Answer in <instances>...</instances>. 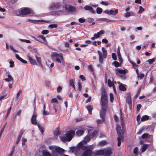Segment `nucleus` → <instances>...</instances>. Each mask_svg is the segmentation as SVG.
<instances>
[{
  "label": "nucleus",
  "mask_w": 156,
  "mask_h": 156,
  "mask_svg": "<svg viewBox=\"0 0 156 156\" xmlns=\"http://www.w3.org/2000/svg\"><path fill=\"white\" fill-rule=\"evenodd\" d=\"M82 150L83 152L82 154V156H91L93 152L90 150L89 147L83 145L82 142L79 143L76 149V153L80 154L81 153L80 150Z\"/></svg>",
  "instance_id": "f257e3e1"
},
{
  "label": "nucleus",
  "mask_w": 156,
  "mask_h": 156,
  "mask_svg": "<svg viewBox=\"0 0 156 156\" xmlns=\"http://www.w3.org/2000/svg\"><path fill=\"white\" fill-rule=\"evenodd\" d=\"M61 6V4L59 2L53 3L51 4L49 7V9L51 12L52 15H58L63 12V10L53 11L54 10H56Z\"/></svg>",
  "instance_id": "f03ea898"
},
{
  "label": "nucleus",
  "mask_w": 156,
  "mask_h": 156,
  "mask_svg": "<svg viewBox=\"0 0 156 156\" xmlns=\"http://www.w3.org/2000/svg\"><path fill=\"white\" fill-rule=\"evenodd\" d=\"M52 151V154L53 156H62L64 151L62 148L57 146H53L49 147Z\"/></svg>",
  "instance_id": "7ed1b4c3"
},
{
  "label": "nucleus",
  "mask_w": 156,
  "mask_h": 156,
  "mask_svg": "<svg viewBox=\"0 0 156 156\" xmlns=\"http://www.w3.org/2000/svg\"><path fill=\"white\" fill-rule=\"evenodd\" d=\"M116 130L117 132L118 137H117L118 146L119 147L120 146L121 142L123 141V131L121 129L120 125H116Z\"/></svg>",
  "instance_id": "20e7f679"
},
{
  "label": "nucleus",
  "mask_w": 156,
  "mask_h": 156,
  "mask_svg": "<svg viewBox=\"0 0 156 156\" xmlns=\"http://www.w3.org/2000/svg\"><path fill=\"white\" fill-rule=\"evenodd\" d=\"M101 101L102 109L101 110H106L107 104V97L106 93L104 90L102 91Z\"/></svg>",
  "instance_id": "39448f33"
},
{
  "label": "nucleus",
  "mask_w": 156,
  "mask_h": 156,
  "mask_svg": "<svg viewBox=\"0 0 156 156\" xmlns=\"http://www.w3.org/2000/svg\"><path fill=\"white\" fill-rule=\"evenodd\" d=\"M74 133L75 132L73 130H70L65 134L64 135L60 136L61 139L63 141H70L72 139Z\"/></svg>",
  "instance_id": "423d86ee"
},
{
  "label": "nucleus",
  "mask_w": 156,
  "mask_h": 156,
  "mask_svg": "<svg viewBox=\"0 0 156 156\" xmlns=\"http://www.w3.org/2000/svg\"><path fill=\"white\" fill-rule=\"evenodd\" d=\"M102 53L99 50L98 51L99 57V62L101 63L103 62V59L106 58L107 56V51L104 47H102Z\"/></svg>",
  "instance_id": "0eeeda50"
},
{
  "label": "nucleus",
  "mask_w": 156,
  "mask_h": 156,
  "mask_svg": "<svg viewBox=\"0 0 156 156\" xmlns=\"http://www.w3.org/2000/svg\"><path fill=\"white\" fill-rule=\"evenodd\" d=\"M128 71L127 69L123 70L119 68L116 69L115 70V73L117 75L123 79L126 78L125 75Z\"/></svg>",
  "instance_id": "6e6552de"
},
{
  "label": "nucleus",
  "mask_w": 156,
  "mask_h": 156,
  "mask_svg": "<svg viewBox=\"0 0 156 156\" xmlns=\"http://www.w3.org/2000/svg\"><path fill=\"white\" fill-rule=\"evenodd\" d=\"M52 58L58 62L61 63L62 61L63 60L62 55L56 52L53 53L51 55Z\"/></svg>",
  "instance_id": "1a4fd4ad"
},
{
  "label": "nucleus",
  "mask_w": 156,
  "mask_h": 156,
  "mask_svg": "<svg viewBox=\"0 0 156 156\" xmlns=\"http://www.w3.org/2000/svg\"><path fill=\"white\" fill-rule=\"evenodd\" d=\"M19 13L20 14L22 15H26L30 14V16H33L34 14L33 12L30 9L26 8H24L20 11Z\"/></svg>",
  "instance_id": "9d476101"
},
{
  "label": "nucleus",
  "mask_w": 156,
  "mask_h": 156,
  "mask_svg": "<svg viewBox=\"0 0 156 156\" xmlns=\"http://www.w3.org/2000/svg\"><path fill=\"white\" fill-rule=\"evenodd\" d=\"M106 110H101L100 112V118L102 120L98 119L97 120V122L98 124H102L105 121V115Z\"/></svg>",
  "instance_id": "9b49d317"
},
{
  "label": "nucleus",
  "mask_w": 156,
  "mask_h": 156,
  "mask_svg": "<svg viewBox=\"0 0 156 156\" xmlns=\"http://www.w3.org/2000/svg\"><path fill=\"white\" fill-rule=\"evenodd\" d=\"M34 39L36 41L44 44H47L45 37L42 35L38 36L37 38H35Z\"/></svg>",
  "instance_id": "f8f14e48"
},
{
  "label": "nucleus",
  "mask_w": 156,
  "mask_h": 156,
  "mask_svg": "<svg viewBox=\"0 0 156 156\" xmlns=\"http://www.w3.org/2000/svg\"><path fill=\"white\" fill-rule=\"evenodd\" d=\"M65 8L66 10L68 12H72L74 11L75 10L74 7L69 4L66 5L65 6Z\"/></svg>",
  "instance_id": "ddd939ff"
},
{
  "label": "nucleus",
  "mask_w": 156,
  "mask_h": 156,
  "mask_svg": "<svg viewBox=\"0 0 156 156\" xmlns=\"http://www.w3.org/2000/svg\"><path fill=\"white\" fill-rule=\"evenodd\" d=\"M36 118L37 115L34 114L32 117L31 121L32 124L34 125H36L37 124Z\"/></svg>",
  "instance_id": "4468645a"
},
{
  "label": "nucleus",
  "mask_w": 156,
  "mask_h": 156,
  "mask_svg": "<svg viewBox=\"0 0 156 156\" xmlns=\"http://www.w3.org/2000/svg\"><path fill=\"white\" fill-rule=\"evenodd\" d=\"M104 156H109L112 153L111 149L107 148L104 149Z\"/></svg>",
  "instance_id": "2eb2a0df"
},
{
  "label": "nucleus",
  "mask_w": 156,
  "mask_h": 156,
  "mask_svg": "<svg viewBox=\"0 0 156 156\" xmlns=\"http://www.w3.org/2000/svg\"><path fill=\"white\" fill-rule=\"evenodd\" d=\"M84 9L85 10H89L92 13H95V11L93 10L91 6L86 5L84 7Z\"/></svg>",
  "instance_id": "dca6fc26"
},
{
  "label": "nucleus",
  "mask_w": 156,
  "mask_h": 156,
  "mask_svg": "<svg viewBox=\"0 0 156 156\" xmlns=\"http://www.w3.org/2000/svg\"><path fill=\"white\" fill-rule=\"evenodd\" d=\"M124 16L125 17H128L130 16H134L135 14L132 12H127L124 14Z\"/></svg>",
  "instance_id": "f3484780"
},
{
  "label": "nucleus",
  "mask_w": 156,
  "mask_h": 156,
  "mask_svg": "<svg viewBox=\"0 0 156 156\" xmlns=\"http://www.w3.org/2000/svg\"><path fill=\"white\" fill-rule=\"evenodd\" d=\"M27 57L29 60L30 62L32 65H37V63L36 62L35 60L34 59H33L29 55H28L27 56Z\"/></svg>",
  "instance_id": "a211bd4d"
},
{
  "label": "nucleus",
  "mask_w": 156,
  "mask_h": 156,
  "mask_svg": "<svg viewBox=\"0 0 156 156\" xmlns=\"http://www.w3.org/2000/svg\"><path fill=\"white\" fill-rule=\"evenodd\" d=\"M105 33V31L103 30H101L96 34H94V36L96 37V38H98L100 37V36Z\"/></svg>",
  "instance_id": "6ab92c4d"
},
{
  "label": "nucleus",
  "mask_w": 156,
  "mask_h": 156,
  "mask_svg": "<svg viewBox=\"0 0 156 156\" xmlns=\"http://www.w3.org/2000/svg\"><path fill=\"white\" fill-rule=\"evenodd\" d=\"M104 150H100L98 151H96L95 154L97 155H103L104 154Z\"/></svg>",
  "instance_id": "aec40b11"
},
{
  "label": "nucleus",
  "mask_w": 156,
  "mask_h": 156,
  "mask_svg": "<svg viewBox=\"0 0 156 156\" xmlns=\"http://www.w3.org/2000/svg\"><path fill=\"white\" fill-rule=\"evenodd\" d=\"M90 140V137L89 136H87L84 138L83 141H82L81 142H82L83 145L86 144L89 142Z\"/></svg>",
  "instance_id": "412c9836"
},
{
  "label": "nucleus",
  "mask_w": 156,
  "mask_h": 156,
  "mask_svg": "<svg viewBox=\"0 0 156 156\" xmlns=\"http://www.w3.org/2000/svg\"><path fill=\"white\" fill-rule=\"evenodd\" d=\"M27 21H29L31 22L32 23H37L39 22H44L42 20H32L30 19H29L27 20Z\"/></svg>",
  "instance_id": "4be33fe9"
},
{
  "label": "nucleus",
  "mask_w": 156,
  "mask_h": 156,
  "mask_svg": "<svg viewBox=\"0 0 156 156\" xmlns=\"http://www.w3.org/2000/svg\"><path fill=\"white\" fill-rule=\"evenodd\" d=\"M8 78H6L5 79L6 81L9 82L10 81H13V78L12 76H11V75H10V74H9L8 75Z\"/></svg>",
  "instance_id": "5701e85b"
},
{
  "label": "nucleus",
  "mask_w": 156,
  "mask_h": 156,
  "mask_svg": "<svg viewBox=\"0 0 156 156\" xmlns=\"http://www.w3.org/2000/svg\"><path fill=\"white\" fill-rule=\"evenodd\" d=\"M108 84L109 87H113L114 90L115 92V88L114 85V84H113V83L110 80H109V79L108 80Z\"/></svg>",
  "instance_id": "b1692460"
},
{
  "label": "nucleus",
  "mask_w": 156,
  "mask_h": 156,
  "mask_svg": "<svg viewBox=\"0 0 156 156\" xmlns=\"http://www.w3.org/2000/svg\"><path fill=\"white\" fill-rule=\"evenodd\" d=\"M99 20L103 21V22H105L107 23H109L110 22H111L112 21V20L105 18H101L99 19Z\"/></svg>",
  "instance_id": "393cba45"
},
{
  "label": "nucleus",
  "mask_w": 156,
  "mask_h": 156,
  "mask_svg": "<svg viewBox=\"0 0 156 156\" xmlns=\"http://www.w3.org/2000/svg\"><path fill=\"white\" fill-rule=\"evenodd\" d=\"M117 52L118 54V57L119 59V61L120 63H122V60L121 57V55L119 49L117 50Z\"/></svg>",
  "instance_id": "a878e982"
},
{
  "label": "nucleus",
  "mask_w": 156,
  "mask_h": 156,
  "mask_svg": "<svg viewBox=\"0 0 156 156\" xmlns=\"http://www.w3.org/2000/svg\"><path fill=\"white\" fill-rule=\"evenodd\" d=\"M84 131L83 130H80L76 131V134L77 136H80L84 133Z\"/></svg>",
  "instance_id": "bb28decb"
},
{
  "label": "nucleus",
  "mask_w": 156,
  "mask_h": 156,
  "mask_svg": "<svg viewBox=\"0 0 156 156\" xmlns=\"http://www.w3.org/2000/svg\"><path fill=\"white\" fill-rule=\"evenodd\" d=\"M126 101L129 105L131 104L132 101L131 97L130 95H129L127 96L126 98Z\"/></svg>",
  "instance_id": "cd10ccee"
},
{
  "label": "nucleus",
  "mask_w": 156,
  "mask_h": 156,
  "mask_svg": "<svg viewBox=\"0 0 156 156\" xmlns=\"http://www.w3.org/2000/svg\"><path fill=\"white\" fill-rule=\"evenodd\" d=\"M149 119V116L147 115H144L141 118V121H144L147 120Z\"/></svg>",
  "instance_id": "c85d7f7f"
},
{
  "label": "nucleus",
  "mask_w": 156,
  "mask_h": 156,
  "mask_svg": "<svg viewBox=\"0 0 156 156\" xmlns=\"http://www.w3.org/2000/svg\"><path fill=\"white\" fill-rule=\"evenodd\" d=\"M149 136H151V135L147 133H145L142 135V137L145 139L149 138Z\"/></svg>",
  "instance_id": "c756f323"
},
{
  "label": "nucleus",
  "mask_w": 156,
  "mask_h": 156,
  "mask_svg": "<svg viewBox=\"0 0 156 156\" xmlns=\"http://www.w3.org/2000/svg\"><path fill=\"white\" fill-rule=\"evenodd\" d=\"M147 148V145L146 144H143L142 146L141 149H142V152H144Z\"/></svg>",
  "instance_id": "7c9ffc66"
},
{
  "label": "nucleus",
  "mask_w": 156,
  "mask_h": 156,
  "mask_svg": "<svg viewBox=\"0 0 156 156\" xmlns=\"http://www.w3.org/2000/svg\"><path fill=\"white\" fill-rule=\"evenodd\" d=\"M119 89L122 91H125L126 90V88L124 87L122 84H120L119 86Z\"/></svg>",
  "instance_id": "2f4dec72"
},
{
  "label": "nucleus",
  "mask_w": 156,
  "mask_h": 156,
  "mask_svg": "<svg viewBox=\"0 0 156 156\" xmlns=\"http://www.w3.org/2000/svg\"><path fill=\"white\" fill-rule=\"evenodd\" d=\"M36 58L37 61V62L38 63L39 65L41 66H42V64L41 63V59L40 58L38 57L37 56H36Z\"/></svg>",
  "instance_id": "473e14b6"
},
{
  "label": "nucleus",
  "mask_w": 156,
  "mask_h": 156,
  "mask_svg": "<svg viewBox=\"0 0 156 156\" xmlns=\"http://www.w3.org/2000/svg\"><path fill=\"white\" fill-rule=\"evenodd\" d=\"M87 110L89 112V114H91L93 108L91 106L89 105L87 107Z\"/></svg>",
  "instance_id": "72a5a7b5"
},
{
  "label": "nucleus",
  "mask_w": 156,
  "mask_h": 156,
  "mask_svg": "<svg viewBox=\"0 0 156 156\" xmlns=\"http://www.w3.org/2000/svg\"><path fill=\"white\" fill-rule=\"evenodd\" d=\"M22 90H20L16 94V99L17 100H18L19 98V96H20V94L22 93Z\"/></svg>",
  "instance_id": "f704fd0d"
},
{
  "label": "nucleus",
  "mask_w": 156,
  "mask_h": 156,
  "mask_svg": "<svg viewBox=\"0 0 156 156\" xmlns=\"http://www.w3.org/2000/svg\"><path fill=\"white\" fill-rule=\"evenodd\" d=\"M60 134V131L58 129H57L54 132V134L55 136H58Z\"/></svg>",
  "instance_id": "c9c22d12"
},
{
  "label": "nucleus",
  "mask_w": 156,
  "mask_h": 156,
  "mask_svg": "<svg viewBox=\"0 0 156 156\" xmlns=\"http://www.w3.org/2000/svg\"><path fill=\"white\" fill-rule=\"evenodd\" d=\"M43 156H51L50 153L47 151H44L43 154Z\"/></svg>",
  "instance_id": "e433bc0d"
},
{
  "label": "nucleus",
  "mask_w": 156,
  "mask_h": 156,
  "mask_svg": "<svg viewBox=\"0 0 156 156\" xmlns=\"http://www.w3.org/2000/svg\"><path fill=\"white\" fill-rule=\"evenodd\" d=\"M107 144V142L105 140H103L101 141V142H100L99 144L100 145L103 146L105 144Z\"/></svg>",
  "instance_id": "4c0bfd02"
},
{
  "label": "nucleus",
  "mask_w": 156,
  "mask_h": 156,
  "mask_svg": "<svg viewBox=\"0 0 156 156\" xmlns=\"http://www.w3.org/2000/svg\"><path fill=\"white\" fill-rule=\"evenodd\" d=\"M97 13L98 14H100L102 12V9L98 7L96 9Z\"/></svg>",
  "instance_id": "58836bf2"
},
{
  "label": "nucleus",
  "mask_w": 156,
  "mask_h": 156,
  "mask_svg": "<svg viewBox=\"0 0 156 156\" xmlns=\"http://www.w3.org/2000/svg\"><path fill=\"white\" fill-rule=\"evenodd\" d=\"M155 61V59L154 58H153L151 59H150L147 61V62H148L150 64H151L153 62H154Z\"/></svg>",
  "instance_id": "ea45409f"
},
{
  "label": "nucleus",
  "mask_w": 156,
  "mask_h": 156,
  "mask_svg": "<svg viewBox=\"0 0 156 156\" xmlns=\"http://www.w3.org/2000/svg\"><path fill=\"white\" fill-rule=\"evenodd\" d=\"M37 125L38 126V128L39 130L41 132V133L43 134L44 131V130L43 129V128L41 127L39 124H37Z\"/></svg>",
  "instance_id": "a19ab883"
},
{
  "label": "nucleus",
  "mask_w": 156,
  "mask_h": 156,
  "mask_svg": "<svg viewBox=\"0 0 156 156\" xmlns=\"http://www.w3.org/2000/svg\"><path fill=\"white\" fill-rule=\"evenodd\" d=\"M6 123H5V124L4 126H3L2 128V129H1V131H0V137H1V136H2V133L3 132V131H4V129H5V127L6 126Z\"/></svg>",
  "instance_id": "79ce46f5"
},
{
  "label": "nucleus",
  "mask_w": 156,
  "mask_h": 156,
  "mask_svg": "<svg viewBox=\"0 0 156 156\" xmlns=\"http://www.w3.org/2000/svg\"><path fill=\"white\" fill-rule=\"evenodd\" d=\"M50 28H56L57 27V25L55 24H50L49 25Z\"/></svg>",
  "instance_id": "37998d69"
},
{
  "label": "nucleus",
  "mask_w": 156,
  "mask_h": 156,
  "mask_svg": "<svg viewBox=\"0 0 156 156\" xmlns=\"http://www.w3.org/2000/svg\"><path fill=\"white\" fill-rule=\"evenodd\" d=\"M110 101L112 102L114 101V97L113 94L112 93H110Z\"/></svg>",
  "instance_id": "c03bdc74"
},
{
  "label": "nucleus",
  "mask_w": 156,
  "mask_h": 156,
  "mask_svg": "<svg viewBox=\"0 0 156 156\" xmlns=\"http://www.w3.org/2000/svg\"><path fill=\"white\" fill-rule=\"evenodd\" d=\"M113 64H114L115 66L116 67H118L119 66V63L116 61H115L112 63Z\"/></svg>",
  "instance_id": "a18cd8bd"
},
{
  "label": "nucleus",
  "mask_w": 156,
  "mask_h": 156,
  "mask_svg": "<svg viewBox=\"0 0 156 156\" xmlns=\"http://www.w3.org/2000/svg\"><path fill=\"white\" fill-rule=\"evenodd\" d=\"M69 83L70 86L72 87H74V84L73 80V79H71L70 80Z\"/></svg>",
  "instance_id": "49530a36"
},
{
  "label": "nucleus",
  "mask_w": 156,
  "mask_h": 156,
  "mask_svg": "<svg viewBox=\"0 0 156 156\" xmlns=\"http://www.w3.org/2000/svg\"><path fill=\"white\" fill-rule=\"evenodd\" d=\"M51 103H58V101L57 99L55 98H54L51 99Z\"/></svg>",
  "instance_id": "de8ad7c7"
},
{
  "label": "nucleus",
  "mask_w": 156,
  "mask_h": 156,
  "mask_svg": "<svg viewBox=\"0 0 156 156\" xmlns=\"http://www.w3.org/2000/svg\"><path fill=\"white\" fill-rule=\"evenodd\" d=\"M95 144H93L92 145H90L89 147H88L90 150H93L95 148Z\"/></svg>",
  "instance_id": "09e8293b"
},
{
  "label": "nucleus",
  "mask_w": 156,
  "mask_h": 156,
  "mask_svg": "<svg viewBox=\"0 0 156 156\" xmlns=\"http://www.w3.org/2000/svg\"><path fill=\"white\" fill-rule=\"evenodd\" d=\"M78 88L80 91H81L82 89L81 83L79 81L78 82Z\"/></svg>",
  "instance_id": "8fccbe9b"
},
{
  "label": "nucleus",
  "mask_w": 156,
  "mask_h": 156,
  "mask_svg": "<svg viewBox=\"0 0 156 156\" xmlns=\"http://www.w3.org/2000/svg\"><path fill=\"white\" fill-rule=\"evenodd\" d=\"M48 33L49 31L47 30H44L41 32L42 34H48Z\"/></svg>",
  "instance_id": "3c124183"
},
{
  "label": "nucleus",
  "mask_w": 156,
  "mask_h": 156,
  "mask_svg": "<svg viewBox=\"0 0 156 156\" xmlns=\"http://www.w3.org/2000/svg\"><path fill=\"white\" fill-rule=\"evenodd\" d=\"M144 11V9L141 6H140L139 7V12L140 13H141Z\"/></svg>",
  "instance_id": "603ef678"
},
{
  "label": "nucleus",
  "mask_w": 156,
  "mask_h": 156,
  "mask_svg": "<svg viewBox=\"0 0 156 156\" xmlns=\"http://www.w3.org/2000/svg\"><path fill=\"white\" fill-rule=\"evenodd\" d=\"M24 130H21L20 132V133L19 134V136L18 137H19V138H21L22 136V134H23V133H24Z\"/></svg>",
  "instance_id": "864d4df0"
},
{
  "label": "nucleus",
  "mask_w": 156,
  "mask_h": 156,
  "mask_svg": "<svg viewBox=\"0 0 156 156\" xmlns=\"http://www.w3.org/2000/svg\"><path fill=\"white\" fill-rule=\"evenodd\" d=\"M85 20L82 18L79 19V21L80 23H83L85 22Z\"/></svg>",
  "instance_id": "5fc2aeb1"
},
{
  "label": "nucleus",
  "mask_w": 156,
  "mask_h": 156,
  "mask_svg": "<svg viewBox=\"0 0 156 156\" xmlns=\"http://www.w3.org/2000/svg\"><path fill=\"white\" fill-rule=\"evenodd\" d=\"M27 139L26 138H23L22 139V145H25V143L27 141Z\"/></svg>",
  "instance_id": "6e6d98bb"
},
{
  "label": "nucleus",
  "mask_w": 156,
  "mask_h": 156,
  "mask_svg": "<svg viewBox=\"0 0 156 156\" xmlns=\"http://www.w3.org/2000/svg\"><path fill=\"white\" fill-rule=\"evenodd\" d=\"M130 63L133 65V67L135 68L138 67V66L137 65L132 62H130Z\"/></svg>",
  "instance_id": "4d7b16f0"
},
{
  "label": "nucleus",
  "mask_w": 156,
  "mask_h": 156,
  "mask_svg": "<svg viewBox=\"0 0 156 156\" xmlns=\"http://www.w3.org/2000/svg\"><path fill=\"white\" fill-rule=\"evenodd\" d=\"M80 78L81 79L82 81H85L86 80L85 77L83 75H80Z\"/></svg>",
  "instance_id": "13d9d810"
},
{
  "label": "nucleus",
  "mask_w": 156,
  "mask_h": 156,
  "mask_svg": "<svg viewBox=\"0 0 156 156\" xmlns=\"http://www.w3.org/2000/svg\"><path fill=\"white\" fill-rule=\"evenodd\" d=\"M138 76L140 79H142L144 77V74H139V75H138Z\"/></svg>",
  "instance_id": "bf43d9fd"
},
{
  "label": "nucleus",
  "mask_w": 156,
  "mask_h": 156,
  "mask_svg": "<svg viewBox=\"0 0 156 156\" xmlns=\"http://www.w3.org/2000/svg\"><path fill=\"white\" fill-rule=\"evenodd\" d=\"M94 20V19L92 18H89L88 19V22L89 23H91Z\"/></svg>",
  "instance_id": "052dcab7"
},
{
  "label": "nucleus",
  "mask_w": 156,
  "mask_h": 156,
  "mask_svg": "<svg viewBox=\"0 0 156 156\" xmlns=\"http://www.w3.org/2000/svg\"><path fill=\"white\" fill-rule=\"evenodd\" d=\"M88 68L90 69L91 71L92 72H93L94 71V69L92 67L91 65H89L88 66Z\"/></svg>",
  "instance_id": "680f3d73"
},
{
  "label": "nucleus",
  "mask_w": 156,
  "mask_h": 156,
  "mask_svg": "<svg viewBox=\"0 0 156 156\" xmlns=\"http://www.w3.org/2000/svg\"><path fill=\"white\" fill-rule=\"evenodd\" d=\"M138 148L137 147H136L134 148L133 150V153L134 154H136L138 151Z\"/></svg>",
  "instance_id": "e2e57ef3"
},
{
  "label": "nucleus",
  "mask_w": 156,
  "mask_h": 156,
  "mask_svg": "<svg viewBox=\"0 0 156 156\" xmlns=\"http://www.w3.org/2000/svg\"><path fill=\"white\" fill-rule=\"evenodd\" d=\"M112 57L114 60H116V56L115 53H113L112 54Z\"/></svg>",
  "instance_id": "0e129e2a"
},
{
  "label": "nucleus",
  "mask_w": 156,
  "mask_h": 156,
  "mask_svg": "<svg viewBox=\"0 0 156 156\" xmlns=\"http://www.w3.org/2000/svg\"><path fill=\"white\" fill-rule=\"evenodd\" d=\"M10 48L14 52H18V51L15 50L13 47L12 46H10Z\"/></svg>",
  "instance_id": "69168bd1"
},
{
  "label": "nucleus",
  "mask_w": 156,
  "mask_h": 156,
  "mask_svg": "<svg viewBox=\"0 0 156 156\" xmlns=\"http://www.w3.org/2000/svg\"><path fill=\"white\" fill-rule=\"evenodd\" d=\"M109 15H115L114 14V11L113 10H110L109 11Z\"/></svg>",
  "instance_id": "338daca9"
},
{
  "label": "nucleus",
  "mask_w": 156,
  "mask_h": 156,
  "mask_svg": "<svg viewBox=\"0 0 156 156\" xmlns=\"http://www.w3.org/2000/svg\"><path fill=\"white\" fill-rule=\"evenodd\" d=\"M16 57L19 60H21L22 58L18 54H16L15 55Z\"/></svg>",
  "instance_id": "774afa93"
}]
</instances>
